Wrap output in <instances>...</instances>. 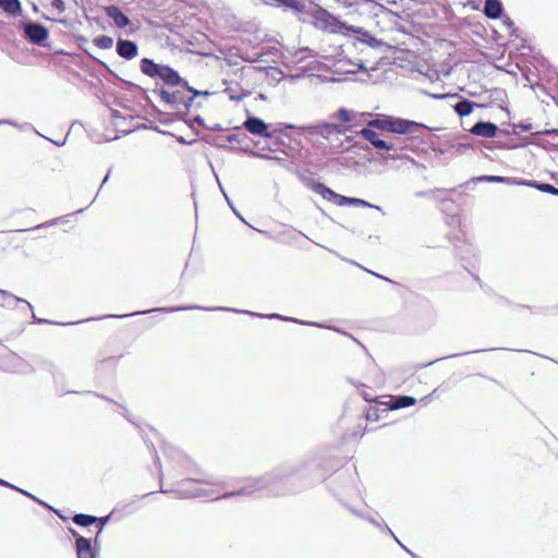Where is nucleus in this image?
<instances>
[{"instance_id": "f257e3e1", "label": "nucleus", "mask_w": 558, "mask_h": 558, "mask_svg": "<svg viewBox=\"0 0 558 558\" xmlns=\"http://www.w3.org/2000/svg\"><path fill=\"white\" fill-rule=\"evenodd\" d=\"M282 476L281 473L275 471L267 473L259 477L246 478L243 481V485L238 489L228 492L215 498L218 499H228L235 496H252L257 492L267 490L269 493L279 494L280 489L278 485L281 483Z\"/></svg>"}, {"instance_id": "f03ea898", "label": "nucleus", "mask_w": 558, "mask_h": 558, "mask_svg": "<svg viewBox=\"0 0 558 558\" xmlns=\"http://www.w3.org/2000/svg\"><path fill=\"white\" fill-rule=\"evenodd\" d=\"M366 125L397 134L418 135L422 130L427 129L424 124L415 121L396 118L391 116H377L366 121Z\"/></svg>"}, {"instance_id": "7ed1b4c3", "label": "nucleus", "mask_w": 558, "mask_h": 558, "mask_svg": "<svg viewBox=\"0 0 558 558\" xmlns=\"http://www.w3.org/2000/svg\"><path fill=\"white\" fill-rule=\"evenodd\" d=\"M191 310H204V311H210L211 308H208V307H202V306H198V305H183V306H171V307H157V308H151V310H146V311H137V312H134V313H131V314H124V315H111L110 317H119V318H123V317H129V316L146 315V314L151 313V312L174 313V312L191 311ZM215 310H220V311H232V312H238V313L248 314V315H252V316L267 317V318H270V319L276 318V319H282V320L293 322V323H298V324H302V325L318 326L317 324L312 323V322L299 320V319H296V318L286 317V316H282V315H280V314L263 315V314H258V313H254V312H250V311H238V310L229 308V307H216Z\"/></svg>"}, {"instance_id": "20e7f679", "label": "nucleus", "mask_w": 558, "mask_h": 558, "mask_svg": "<svg viewBox=\"0 0 558 558\" xmlns=\"http://www.w3.org/2000/svg\"><path fill=\"white\" fill-rule=\"evenodd\" d=\"M140 69L143 74L151 78H160L166 85L182 86L184 88V80L179 72L166 64L156 63L153 59L143 58Z\"/></svg>"}, {"instance_id": "39448f33", "label": "nucleus", "mask_w": 558, "mask_h": 558, "mask_svg": "<svg viewBox=\"0 0 558 558\" xmlns=\"http://www.w3.org/2000/svg\"><path fill=\"white\" fill-rule=\"evenodd\" d=\"M206 483L210 485H220L221 487H227V483H218L214 478H206L202 481H196L192 478H186L181 481L178 484V487L174 489H165L162 486L160 487V493L162 494H173L178 498H196L203 496H209L208 490L197 487L196 484Z\"/></svg>"}, {"instance_id": "423d86ee", "label": "nucleus", "mask_w": 558, "mask_h": 558, "mask_svg": "<svg viewBox=\"0 0 558 558\" xmlns=\"http://www.w3.org/2000/svg\"><path fill=\"white\" fill-rule=\"evenodd\" d=\"M158 92L161 100L181 112H189L194 101V97L186 96L184 90L181 89L169 92L161 87Z\"/></svg>"}, {"instance_id": "0eeeda50", "label": "nucleus", "mask_w": 558, "mask_h": 558, "mask_svg": "<svg viewBox=\"0 0 558 558\" xmlns=\"http://www.w3.org/2000/svg\"><path fill=\"white\" fill-rule=\"evenodd\" d=\"M21 28L24 32V37L35 45H43L49 36V31L46 26L38 22L25 21L21 23Z\"/></svg>"}, {"instance_id": "6e6552de", "label": "nucleus", "mask_w": 558, "mask_h": 558, "mask_svg": "<svg viewBox=\"0 0 558 558\" xmlns=\"http://www.w3.org/2000/svg\"><path fill=\"white\" fill-rule=\"evenodd\" d=\"M283 156H272L262 151L250 150V154L254 157L272 160L278 163L281 168L289 172H295L298 168L296 159L293 155H289L287 151L281 150Z\"/></svg>"}, {"instance_id": "1a4fd4ad", "label": "nucleus", "mask_w": 558, "mask_h": 558, "mask_svg": "<svg viewBox=\"0 0 558 558\" xmlns=\"http://www.w3.org/2000/svg\"><path fill=\"white\" fill-rule=\"evenodd\" d=\"M16 303H24L26 305L27 308H29L31 311H33V306L32 304L22 299V298H19V296H15L14 294H12L11 292L9 291H5V290H2L0 289V306L2 307H13L14 304ZM32 315H33V318L38 323V324H46V323H49V320L47 319H44V318H37L35 313L32 312Z\"/></svg>"}, {"instance_id": "9d476101", "label": "nucleus", "mask_w": 558, "mask_h": 558, "mask_svg": "<svg viewBox=\"0 0 558 558\" xmlns=\"http://www.w3.org/2000/svg\"><path fill=\"white\" fill-rule=\"evenodd\" d=\"M243 126L247 132H250L253 135H259L268 138H271L274 136L271 132H268V124L257 117H247V119L243 123Z\"/></svg>"}, {"instance_id": "9b49d317", "label": "nucleus", "mask_w": 558, "mask_h": 558, "mask_svg": "<svg viewBox=\"0 0 558 558\" xmlns=\"http://www.w3.org/2000/svg\"><path fill=\"white\" fill-rule=\"evenodd\" d=\"M357 134L362 135L367 142H369L376 149L379 150H391L396 149L395 143H388V141L378 137V134L369 126L362 129Z\"/></svg>"}, {"instance_id": "f8f14e48", "label": "nucleus", "mask_w": 558, "mask_h": 558, "mask_svg": "<svg viewBox=\"0 0 558 558\" xmlns=\"http://www.w3.org/2000/svg\"><path fill=\"white\" fill-rule=\"evenodd\" d=\"M306 15L311 17L312 24L320 31L326 29L328 22L331 17V13H329L326 9H323L322 7H314L306 11Z\"/></svg>"}, {"instance_id": "ddd939ff", "label": "nucleus", "mask_w": 558, "mask_h": 558, "mask_svg": "<svg viewBox=\"0 0 558 558\" xmlns=\"http://www.w3.org/2000/svg\"><path fill=\"white\" fill-rule=\"evenodd\" d=\"M117 53L125 60H132L137 56L138 47L133 40L119 38L117 40Z\"/></svg>"}, {"instance_id": "4468645a", "label": "nucleus", "mask_w": 558, "mask_h": 558, "mask_svg": "<svg viewBox=\"0 0 558 558\" xmlns=\"http://www.w3.org/2000/svg\"><path fill=\"white\" fill-rule=\"evenodd\" d=\"M106 15L110 17L118 28H124L130 25L131 21L122 10L114 4L107 5L104 8Z\"/></svg>"}, {"instance_id": "2eb2a0df", "label": "nucleus", "mask_w": 558, "mask_h": 558, "mask_svg": "<svg viewBox=\"0 0 558 558\" xmlns=\"http://www.w3.org/2000/svg\"><path fill=\"white\" fill-rule=\"evenodd\" d=\"M476 136L486 138L495 137L498 132V126L489 121H478L470 130Z\"/></svg>"}, {"instance_id": "dca6fc26", "label": "nucleus", "mask_w": 558, "mask_h": 558, "mask_svg": "<svg viewBox=\"0 0 558 558\" xmlns=\"http://www.w3.org/2000/svg\"><path fill=\"white\" fill-rule=\"evenodd\" d=\"M348 131H351L350 126H344L343 124L337 123L323 122L320 128V136L331 143L332 136L345 134Z\"/></svg>"}, {"instance_id": "f3484780", "label": "nucleus", "mask_w": 558, "mask_h": 558, "mask_svg": "<svg viewBox=\"0 0 558 558\" xmlns=\"http://www.w3.org/2000/svg\"><path fill=\"white\" fill-rule=\"evenodd\" d=\"M350 31H355L353 25H348L345 22L340 21L337 16L331 15L325 32L331 34H342L350 36Z\"/></svg>"}, {"instance_id": "a211bd4d", "label": "nucleus", "mask_w": 558, "mask_h": 558, "mask_svg": "<svg viewBox=\"0 0 558 558\" xmlns=\"http://www.w3.org/2000/svg\"><path fill=\"white\" fill-rule=\"evenodd\" d=\"M77 558H97L98 551L92 546L90 538L77 539L75 547Z\"/></svg>"}, {"instance_id": "6ab92c4d", "label": "nucleus", "mask_w": 558, "mask_h": 558, "mask_svg": "<svg viewBox=\"0 0 558 558\" xmlns=\"http://www.w3.org/2000/svg\"><path fill=\"white\" fill-rule=\"evenodd\" d=\"M484 14L490 20L499 19L504 13V7L500 0H485Z\"/></svg>"}, {"instance_id": "aec40b11", "label": "nucleus", "mask_w": 558, "mask_h": 558, "mask_svg": "<svg viewBox=\"0 0 558 558\" xmlns=\"http://www.w3.org/2000/svg\"><path fill=\"white\" fill-rule=\"evenodd\" d=\"M371 116V113L367 112H356L353 110H349L347 108H340L336 111L333 117L338 120H340L343 123L350 124L351 121L357 118H366Z\"/></svg>"}, {"instance_id": "412c9836", "label": "nucleus", "mask_w": 558, "mask_h": 558, "mask_svg": "<svg viewBox=\"0 0 558 558\" xmlns=\"http://www.w3.org/2000/svg\"><path fill=\"white\" fill-rule=\"evenodd\" d=\"M314 191L322 195L323 198L329 201V202H332L335 204L338 205V202L341 201V198H344V196L340 195V194H337L335 191H332L331 189H329L328 186H326L325 184L323 183H317L315 186H314Z\"/></svg>"}, {"instance_id": "4be33fe9", "label": "nucleus", "mask_w": 558, "mask_h": 558, "mask_svg": "<svg viewBox=\"0 0 558 558\" xmlns=\"http://www.w3.org/2000/svg\"><path fill=\"white\" fill-rule=\"evenodd\" d=\"M275 5L282 8L284 11L292 10L295 13L306 14V9L304 3L299 0H274Z\"/></svg>"}, {"instance_id": "5701e85b", "label": "nucleus", "mask_w": 558, "mask_h": 558, "mask_svg": "<svg viewBox=\"0 0 558 558\" xmlns=\"http://www.w3.org/2000/svg\"><path fill=\"white\" fill-rule=\"evenodd\" d=\"M475 106H477L475 102L463 98L453 105V109L459 117H466L472 113Z\"/></svg>"}, {"instance_id": "b1692460", "label": "nucleus", "mask_w": 558, "mask_h": 558, "mask_svg": "<svg viewBox=\"0 0 558 558\" xmlns=\"http://www.w3.org/2000/svg\"><path fill=\"white\" fill-rule=\"evenodd\" d=\"M355 31H350L351 35H360L359 39L362 43L367 44L369 47H377L379 45L378 40L369 34V32L365 31L363 27L353 26Z\"/></svg>"}, {"instance_id": "393cba45", "label": "nucleus", "mask_w": 558, "mask_h": 558, "mask_svg": "<svg viewBox=\"0 0 558 558\" xmlns=\"http://www.w3.org/2000/svg\"><path fill=\"white\" fill-rule=\"evenodd\" d=\"M416 403V399L410 396H398L391 400L390 409L398 410L402 408H409Z\"/></svg>"}, {"instance_id": "a878e982", "label": "nucleus", "mask_w": 558, "mask_h": 558, "mask_svg": "<svg viewBox=\"0 0 558 558\" xmlns=\"http://www.w3.org/2000/svg\"><path fill=\"white\" fill-rule=\"evenodd\" d=\"M354 205V206H362V207H369V208H375L377 210H381V207L378 206V205H374V204H371L368 203L367 201L365 199H362V198H355V197H347L344 196V198H341L340 202H338V205L339 206H343V205Z\"/></svg>"}, {"instance_id": "bb28decb", "label": "nucleus", "mask_w": 558, "mask_h": 558, "mask_svg": "<svg viewBox=\"0 0 558 558\" xmlns=\"http://www.w3.org/2000/svg\"><path fill=\"white\" fill-rule=\"evenodd\" d=\"M0 8L11 15H16L22 10L20 0H0Z\"/></svg>"}, {"instance_id": "cd10ccee", "label": "nucleus", "mask_w": 558, "mask_h": 558, "mask_svg": "<svg viewBox=\"0 0 558 558\" xmlns=\"http://www.w3.org/2000/svg\"><path fill=\"white\" fill-rule=\"evenodd\" d=\"M72 521L80 526H89L98 521V517L85 514V513H77L72 518Z\"/></svg>"}, {"instance_id": "c85d7f7f", "label": "nucleus", "mask_w": 558, "mask_h": 558, "mask_svg": "<svg viewBox=\"0 0 558 558\" xmlns=\"http://www.w3.org/2000/svg\"><path fill=\"white\" fill-rule=\"evenodd\" d=\"M474 182H489V183H514L511 178L500 175H481L473 178Z\"/></svg>"}, {"instance_id": "c756f323", "label": "nucleus", "mask_w": 558, "mask_h": 558, "mask_svg": "<svg viewBox=\"0 0 558 558\" xmlns=\"http://www.w3.org/2000/svg\"><path fill=\"white\" fill-rule=\"evenodd\" d=\"M526 184L535 187L536 190H538L541 192L558 196V189L549 183H541V182L532 181Z\"/></svg>"}, {"instance_id": "7c9ffc66", "label": "nucleus", "mask_w": 558, "mask_h": 558, "mask_svg": "<svg viewBox=\"0 0 558 558\" xmlns=\"http://www.w3.org/2000/svg\"><path fill=\"white\" fill-rule=\"evenodd\" d=\"M93 41L100 49H111L113 47V39L107 35H100L94 38Z\"/></svg>"}, {"instance_id": "2f4dec72", "label": "nucleus", "mask_w": 558, "mask_h": 558, "mask_svg": "<svg viewBox=\"0 0 558 558\" xmlns=\"http://www.w3.org/2000/svg\"><path fill=\"white\" fill-rule=\"evenodd\" d=\"M184 90L192 93L191 97H194V98L197 96L209 97L215 94L214 92H209V90L195 89L194 87L190 86L187 82H184Z\"/></svg>"}, {"instance_id": "473e14b6", "label": "nucleus", "mask_w": 558, "mask_h": 558, "mask_svg": "<svg viewBox=\"0 0 558 558\" xmlns=\"http://www.w3.org/2000/svg\"><path fill=\"white\" fill-rule=\"evenodd\" d=\"M322 123L304 125L301 128L303 133L307 135H319L320 136Z\"/></svg>"}, {"instance_id": "72a5a7b5", "label": "nucleus", "mask_w": 558, "mask_h": 558, "mask_svg": "<svg viewBox=\"0 0 558 558\" xmlns=\"http://www.w3.org/2000/svg\"><path fill=\"white\" fill-rule=\"evenodd\" d=\"M350 511H351L353 514H355V515H357V517H360V518L365 519L366 521H368L369 523H372V524H373V525H375L376 527H378V529H380L381 531H384V527L381 526V524H380V523H379L375 518H373V517H371V515H365V514H363V513H360V512H357L356 510H354L353 508H350Z\"/></svg>"}, {"instance_id": "f704fd0d", "label": "nucleus", "mask_w": 558, "mask_h": 558, "mask_svg": "<svg viewBox=\"0 0 558 558\" xmlns=\"http://www.w3.org/2000/svg\"><path fill=\"white\" fill-rule=\"evenodd\" d=\"M384 532L388 533L389 535H391L393 537V539L404 549L407 550L411 556H414V554L412 551H410L401 542L400 539H398V537L393 534V532L389 529L388 525H385L384 526Z\"/></svg>"}, {"instance_id": "c9c22d12", "label": "nucleus", "mask_w": 558, "mask_h": 558, "mask_svg": "<svg viewBox=\"0 0 558 558\" xmlns=\"http://www.w3.org/2000/svg\"><path fill=\"white\" fill-rule=\"evenodd\" d=\"M439 192H442V191L441 190L421 191V192H416L415 195L417 197H433Z\"/></svg>"}, {"instance_id": "e433bc0d", "label": "nucleus", "mask_w": 558, "mask_h": 558, "mask_svg": "<svg viewBox=\"0 0 558 558\" xmlns=\"http://www.w3.org/2000/svg\"><path fill=\"white\" fill-rule=\"evenodd\" d=\"M108 521H109V515L98 518V521L96 523H99V530H98V533H97V535L95 537V543L98 542V535L100 534V532L102 531L104 526L106 525V523Z\"/></svg>"}, {"instance_id": "4c0bfd02", "label": "nucleus", "mask_w": 558, "mask_h": 558, "mask_svg": "<svg viewBox=\"0 0 558 558\" xmlns=\"http://www.w3.org/2000/svg\"><path fill=\"white\" fill-rule=\"evenodd\" d=\"M225 93L229 95V98L231 100H242L243 97L245 96L244 94H235L231 88H226Z\"/></svg>"}, {"instance_id": "58836bf2", "label": "nucleus", "mask_w": 558, "mask_h": 558, "mask_svg": "<svg viewBox=\"0 0 558 558\" xmlns=\"http://www.w3.org/2000/svg\"><path fill=\"white\" fill-rule=\"evenodd\" d=\"M52 378L56 385L64 380V374L60 371H56L52 373Z\"/></svg>"}, {"instance_id": "ea45409f", "label": "nucleus", "mask_w": 558, "mask_h": 558, "mask_svg": "<svg viewBox=\"0 0 558 558\" xmlns=\"http://www.w3.org/2000/svg\"><path fill=\"white\" fill-rule=\"evenodd\" d=\"M366 122L365 121V118H357V119H354L353 121L350 122V124H348L347 126H350L351 128V131L350 132H353V130L361 125L362 123Z\"/></svg>"}, {"instance_id": "a19ab883", "label": "nucleus", "mask_w": 558, "mask_h": 558, "mask_svg": "<svg viewBox=\"0 0 558 558\" xmlns=\"http://www.w3.org/2000/svg\"><path fill=\"white\" fill-rule=\"evenodd\" d=\"M51 5L59 10L60 12L64 11L65 4L63 0H52Z\"/></svg>"}, {"instance_id": "79ce46f5", "label": "nucleus", "mask_w": 558, "mask_h": 558, "mask_svg": "<svg viewBox=\"0 0 558 558\" xmlns=\"http://www.w3.org/2000/svg\"><path fill=\"white\" fill-rule=\"evenodd\" d=\"M16 490H17V492H20V493H22L23 495H25V496L29 497L31 499H33V500H35V501H37V502H39L40 505H45V506H47L44 501L39 500V499H38L37 497H35L33 494H31V493H28V492H26V490H24V489H21V488H19V487H17V489H16Z\"/></svg>"}, {"instance_id": "37998d69", "label": "nucleus", "mask_w": 558, "mask_h": 558, "mask_svg": "<svg viewBox=\"0 0 558 558\" xmlns=\"http://www.w3.org/2000/svg\"><path fill=\"white\" fill-rule=\"evenodd\" d=\"M58 220H59L58 218H57V219H51V220L46 221V222H44V223H39V225H37V226H36L35 228H33V229L35 230V229H41V228H46V227L53 226V225H56V223H57V221H58Z\"/></svg>"}, {"instance_id": "c03bdc74", "label": "nucleus", "mask_w": 558, "mask_h": 558, "mask_svg": "<svg viewBox=\"0 0 558 558\" xmlns=\"http://www.w3.org/2000/svg\"><path fill=\"white\" fill-rule=\"evenodd\" d=\"M543 134H555V135H558V130L551 129V130H545V131L535 132L533 134V136L538 137V136H541Z\"/></svg>"}, {"instance_id": "a18cd8bd", "label": "nucleus", "mask_w": 558, "mask_h": 558, "mask_svg": "<svg viewBox=\"0 0 558 558\" xmlns=\"http://www.w3.org/2000/svg\"><path fill=\"white\" fill-rule=\"evenodd\" d=\"M514 129H520L521 131H530L532 130V124L531 123H519L517 125H514Z\"/></svg>"}, {"instance_id": "49530a36", "label": "nucleus", "mask_w": 558, "mask_h": 558, "mask_svg": "<svg viewBox=\"0 0 558 558\" xmlns=\"http://www.w3.org/2000/svg\"><path fill=\"white\" fill-rule=\"evenodd\" d=\"M391 143H395L396 144V149H391L390 151H397L399 149H404L407 147V145L403 144V142H401L400 140H396V141H392Z\"/></svg>"}, {"instance_id": "de8ad7c7", "label": "nucleus", "mask_w": 558, "mask_h": 558, "mask_svg": "<svg viewBox=\"0 0 558 558\" xmlns=\"http://www.w3.org/2000/svg\"><path fill=\"white\" fill-rule=\"evenodd\" d=\"M69 531H70L71 535L75 538V547H77V539H80V538H85V537H84V536H82V535H80V534L77 533V531H76V530H74V529H72V527H71V529H69Z\"/></svg>"}, {"instance_id": "09e8293b", "label": "nucleus", "mask_w": 558, "mask_h": 558, "mask_svg": "<svg viewBox=\"0 0 558 558\" xmlns=\"http://www.w3.org/2000/svg\"><path fill=\"white\" fill-rule=\"evenodd\" d=\"M12 125V126H15V128H21L16 122L12 121V120H0V125Z\"/></svg>"}, {"instance_id": "8fccbe9b", "label": "nucleus", "mask_w": 558, "mask_h": 558, "mask_svg": "<svg viewBox=\"0 0 558 558\" xmlns=\"http://www.w3.org/2000/svg\"><path fill=\"white\" fill-rule=\"evenodd\" d=\"M0 485L4 486V487H9L11 489H17V487L15 485H13V484H11V483L2 480V478H0Z\"/></svg>"}, {"instance_id": "3c124183", "label": "nucleus", "mask_w": 558, "mask_h": 558, "mask_svg": "<svg viewBox=\"0 0 558 558\" xmlns=\"http://www.w3.org/2000/svg\"><path fill=\"white\" fill-rule=\"evenodd\" d=\"M121 409H122V411H123V412H122V415H123V416H124L129 422L134 423V422H133V420H132V417H131V415H130V413H129V411H128L124 407H122V405H121Z\"/></svg>"}, {"instance_id": "603ef678", "label": "nucleus", "mask_w": 558, "mask_h": 558, "mask_svg": "<svg viewBox=\"0 0 558 558\" xmlns=\"http://www.w3.org/2000/svg\"><path fill=\"white\" fill-rule=\"evenodd\" d=\"M155 463L158 466V469L161 471V462L157 453L155 452ZM162 481V473L160 472V482Z\"/></svg>"}, {"instance_id": "864d4df0", "label": "nucleus", "mask_w": 558, "mask_h": 558, "mask_svg": "<svg viewBox=\"0 0 558 558\" xmlns=\"http://www.w3.org/2000/svg\"><path fill=\"white\" fill-rule=\"evenodd\" d=\"M85 393H92V391H86ZM93 395H94L95 397H98V398L105 399V400H106V401H108V402L114 403V401H113V400H111L110 398H106V397H104V396H101V395H99V393H97V392H93Z\"/></svg>"}, {"instance_id": "5fc2aeb1", "label": "nucleus", "mask_w": 558, "mask_h": 558, "mask_svg": "<svg viewBox=\"0 0 558 558\" xmlns=\"http://www.w3.org/2000/svg\"><path fill=\"white\" fill-rule=\"evenodd\" d=\"M218 183H219V187H220L221 192L223 193V195H225V197H226V201H227V202H228V204L232 207L231 201H230V199H229V197L227 196V194H226V192H225V190H223V187H222L221 183H220V182H218Z\"/></svg>"}, {"instance_id": "6e6d98bb", "label": "nucleus", "mask_w": 558, "mask_h": 558, "mask_svg": "<svg viewBox=\"0 0 558 558\" xmlns=\"http://www.w3.org/2000/svg\"><path fill=\"white\" fill-rule=\"evenodd\" d=\"M268 149L274 153L279 151V148H277L276 144H274V146H269Z\"/></svg>"}, {"instance_id": "4d7b16f0", "label": "nucleus", "mask_w": 558, "mask_h": 558, "mask_svg": "<svg viewBox=\"0 0 558 558\" xmlns=\"http://www.w3.org/2000/svg\"><path fill=\"white\" fill-rule=\"evenodd\" d=\"M110 172L107 173L105 179L102 180L101 186L108 181Z\"/></svg>"}, {"instance_id": "13d9d810", "label": "nucleus", "mask_w": 558, "mask_h": 558, "mask_svg": "<svg viewBox=\"0 0 558 558\" xmlns=\"http://www.w3.org/2000/svg\"><path fill=\"white\" fill-rule=\"evenodd\" d=\"M33 371H34L33 367L28 366L27 371H25L24 374H31V373H33Z\"/></svg>"}, {"instance_id": "bf43d9fd", "label": "nucleus", "mask_w": 558, "mask_h": 558, "mask_svg": "<svg viewBox=\"0 0 558 558\" xmlns=\"http://www.w3.org/2000/svg\"><path fill=\"white\" fill-rule=\"evenodd\" d=\"M434 98L440 99L447 97V95H433Z\"/></svg>"}, {"instance_id": "052dcab7", "label": "nucleus", "mask_w": 558, "mask_h": 558, "mask_svg": "<svg viewBox=\"0 0 558 558\" xmlns=\"http://www.w3.org/2000/svg\"><path fill=\"white\" fill-rule=\"evenodd\" d=\"M286 128H287V129H296V126H295V125H293V124H286Z\"/></svg>"}, {"instance_id": "680f3d73", "label": "nucleus", "mask_w": 558, "mask_h": 558, "mask_svg": "<svg viewBox=\"0 0 558 558\" xmlns=\"http://www.w3.org/2000/svg\"><path fill=\"white\" fill-rule=\"evenodd\" d=\"M234 140H235V136H234V135H231V136H229V137H228V141H229L230 143H231V142H233Z\"/></svg>"}, {"instance_id": "e2e57ef3", "label": "nucleus", "mask_w": 558, "mask_h": 558, "mask_svg": "<svg viewBox=\"0 0 558 558\" xmlns=\"http://www.w3.org/2000/svg\"><path fill=\"white\" fill-rule=\"evenodd\" d=\"M379 279H384V280H387V281H390L388 278L384 277V276H380V275H376Z\"/></svg>"}, {"instance_id": "0e129e2a", "label": "nucleus", "mask_w": 558, "mask_h": 558, "mask_svg": "<svg viewBox=\"0 0 558 558\" xmlns=\"http://www.w3.org/2000/svg\"><path fill=\"white\" fill-rule=\"evenodd\" d=\"M56 145L61 146L64 144V141L60 143V141L53 142Z\"/></svg>"}, {"instance_id": "69168bd1", "label": "nucleus", "mask_w": 558, "mask_h": 558, "mask_svg": "<svg viewBox=\"0 0 558 558\" xmlns=\"http://www.w3.org/2000/svg\"><path fill=\"white\" fill-rule=\"evenodd\" d=\"M56 145L61 146L64 144V141L60 143V141L53 142Z\"/></svg>"}, {"instance_id": "338daca9", "label": "nucleus", "mask_w": 558, "mask_h": 558, "mask_svg": "<svg viewBox=\"0 0 558 558\" xmlns=\"http://www.w3.org/2000/svg\"><path fill=\"white\" fill-rule=\"evenodd\" d=\"M61 393H76V391L68 390V391H61Z\"/></svg>"}, {"instance_id": "774afa93", "label": "nucleus", "mask_w": 558, "mask_h": 558, "mask_svg": "<svg viewBox=\"0 0 558 558\" xmlns=\"http://www.w3.org/2000/svg\"><path fill=\"white\" fill-rule=\"evenodd\" d=\"M196 121L199 123L203 122V120L199 117L196 118Z\"/></svg>"}]
</instances>
